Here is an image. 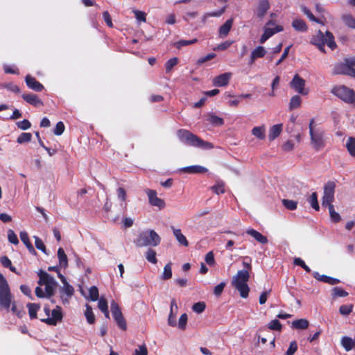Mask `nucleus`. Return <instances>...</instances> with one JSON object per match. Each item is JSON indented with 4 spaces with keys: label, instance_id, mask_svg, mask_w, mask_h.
I'll use <instances>...</instances> for the list:
<instances>
[{
    "label": "nucleus",
    "instance_id": "obj_32",
    "mask_svg": "<svg viewBox=\"0 0 355 355\" xmlns=\"http://www.w3.org/2000/svg\"><path fill=\"white\" fill-rule=\"evenodd\" d=\"M292 26L297 31L305 32L307 30L306 23L300 19L293 20Z\"/></svg>",
    "mask_w": 355,
    "mask_h": 355
},
{
    "label": "nucleus",
    "instance_id": "obj_1",
    "mask_svg": "<svg viewBox=\"0 0 355 355\" xmlns=\"http://www.w3.org/2000/svg\"><path fill=\"white\" fill-rule=\"evenodd\" d=\"M178 139L184 144L200 148L202 149H211L212 144L201 139L189 130L180 129L177 132Z\"/></svg>",
    "mask_w": 355,
    "mask_h": 355
},
{
    "label": "nucleus",
    "instance_id": "obj_4",
    "mask_svg": "<svg viewBox=\"0 0 355 355\" xmlns=\"http://www.w3.org/2000/svg\"><path fill=\"white\" fill-rule=\"evenodd\" d=\"M355 58H346L343 62L336 63L334 66V75H347L355 78Z\"/></svg>",
    "mask_w": 355,
    "mask_h": 355
},
{
    "label": "nucleus",
    "instance_id": "obj_28",
    "mask_svg": "<svg viewBox=\"0 0 355 355\" xmlns=\"http://www.w3.org/2000/svg\"><path fill=\"white\" fill-rule=\"evenodd\" d=\"M252 134L257 139L263 140L266 137V128L264 125L257 126L252 128Z\"/></svg>",
    "mask_w": 355,
    "mask_h": 355
},
{
    "label": "nucleus",
    "instance_id": "obj_45",
    "mask_svg": "<svg viewBox=\"0 0 355 355\" xmlns=\"http://www.w3.org/2000/svg\"><path fill=\"white\" fill-rule=\"evenodd\" d=\"M268 328L270 330H275L278 331H281L282 329V325L281 322L277 320H272L268 324Z\"/></svg>",
    "mask_w": 355,
    "mask_h": 355
},
{
    "label": "nucleus",
    "instance_id": "obj_27",
    "mask_svg": "<svg viewBox=\"0 0 355 355\" xmlns=\"http://www.w3.org/2000/svg\"><path fill=\"white\" fill-rule=\"evenodd\" d=\"M182 171L188 173H206L208 170L204 166L194 165L184 167Z\"/></svg>",
    "mask_w": 355,
    "mask_h": 355
},
{
    "label": "nucleus",
    "instance_id": "obj_14",
    "mask_svg": "<svg viewBox=\"0 0 355 355\" xmlns=\"http://www.w3.org/2000/svg\"><path fill=\"white\" fill-rule=\"evenodd\" d=\"M266 53L267 51L263 46H257L251 51L248 64L250 65L253 64L257 59L263 58Z\"/></svg>",
    "mask_w": 355,
    "mask_h": 355
},
{
    "label": "nucleus",
    "instance_id": "obj_61",
    "mask_svg": "<svg viewBox=\"0 0 355 355\" xmlns=\"http://www.w3.org/2000/svg\"><path fill=\"white\" fill-rule=\"evenodd\" d=\"M64 131V125L62 121L57 123L55 128L53 130V133L55 135H61Z\"/></svg>",
    "mask_w": 355,
    "mask_h": 355
},
{
    "label": "nucleus",
    "instance_id": "obj_38",
    "mask_svg": "<svg viewBox=\"0 0 355 355\" xmlns=\"http://www.w3.org/2000/svg\"><path fill=\"white\" fill-rule=\"evenodd\" d=\"M207 120L212 125L220 126L223 125L224 121L222 118L214 114H209Z\"/></svg>",
    "mask_w": 355,
    "mask_h": 355
},
{
    "label": "nucleus",
    "instance_id": "obj_3",
    "mask_svg": "<svg viewBox=\"0 0 355 355\" xmlns=\"http://www.w3.org/2000/svg\"><path fill=\"white\" fill-rule=\"evenodd\" d=\"M160 242V236L153 230H148L141 232L135 241V243L138 247H155L159 245Z\"/></svg>",
    "mask_w": 355,
    "mask_h": 355
},
{
    "label": "nucleus",
    "instance_id": "obj_30",
    "mask_svg": "<svg viewBox=\"0 0 355 355\" xmlns=\"http://www.w3.org/2000/svg\"><path fill=\"white\" fill-rule=\"evenodd\" d=\"M28 309V314L31 319H36L37 315V313L40 309V305L36 303H28L27 304Z\"/></svg>",
    "mask_w": 355,
    "mask_h": 355
},
{
    "label": "nucleus",
    "instance_id": "obj_41",
    "mask_svg": "<svg viewBox=\"0 0 355 355\" xmlns=\"http://www.w3.org/2000/svg\"><path fill=\"white\" fill-rule=\"evenodd\" d=\"M342 19L345 24L349 28H355V18L351 15H344Z\"/></svg>",
    "mask_w": 355,
    "mask_h": 355
},
{
    "label": "nucleus",
    "instance_id": "obj_50",
    "mask_svg": "<svg viewBox=\"0 0 355 355\" xmlns=\"http://www.w3.org/2000/svg\"><path fill=\"white\" fill-rule=\"evenodd\" d=\"M32 139V135L29 132L21 133L17 139V142L19 144H23L29 142Z\"/></svg>",
    "mask_w": 355,
    "mask_h": 355
},
{
    "label": "nucleus",
    "instance_id": "obj_25",
    "mask_svg": "<svg viewBox=\"0 0 355 355\" xmlns=\"http://www.w3.org/2000/svg\"><path fill=\"white\" fill-rule=\"evenodd\" d=\"M38 276L40 277L38 281V284L40 286L46 285V284H52L53 282L55 281L53 277L42 270L38 272Z\"/></svg>",
    "mask_w": 355,
    "mask_h": 355
},
{
    "label": "nucleus",
    "instance_id": "obj_20",
    "mask_svg": "<svg viewBox=\"0 0 355 355\" xmlns=\"http://www.w3.org/2000/svg\"><path fill=\"white\" fill-rule=\"evenodd\" d=\"M245 232L259 243L266 244L268 242V238L266 236L252 228L248 229Z\"/></svg>",
    "mask_w": 355,
    "mask_h": 355
},
{
    "label": "nucleus",
    "instance_id": "obj_24",
    "mask_svg": "<svg viewBox=\"0 0 355 355\" xmlns=\"http://www.w3.org/2000/svg\"><path fill=\"white\" fill-rule=\"evenodd\" d=\"M232 24L233 19H229L225 22L224 24L220 26L218 30L219 37L221 38L225 37L228 35L230 31L231 30Z\"/></svg>",
    "mask_w": 355,
    "mask_h": 355
},
{
    "label": "nucleus",
    "instance_id": "obj_52",
    "mask_svg": "<svg viewBox=\"0 0 355 355\" xmlns=\"http://www.w3.org/2000/svg\"><path fill=\"white\" fill-rule=\"evenodd\" d=\"M298 346L296 340L290 343L289 347L286 352V355H293L297 350Z\"/></svg>",
    "mask_w": 355,
    "mask_h": 355
},
{
    "label": "nucleus",
    "instance_id": "obj_62",
    "mask_svg": "<svg viewBox=\"0 0 355 355\" xmlns=\"http://www.w3.org/2000/svg\"><path fill=\"white\" fill-rule=\"evenodd\" d=\"M98 307L102 312L106 311L108 309L107 300L101 297L98 300Z\"/></svg>",
    "mask_w": 355,
    "mask_h": 355
},
{
    "label": "nucleus",
    "instance_id": "obj_51",
    "mask_svg": "<svg viewBox=\"0 0 355 355\" xmlns=\"http://www.w3.org/2000/svg\"><path fill=\"white\" fill-rule=\"evenodd\" d=\"M34 239H35V247L38 250L43 252L44 253L46 254V246H45L44 243H43L42 240L36 236H34Z\"/></svg>",
    "mask_w": 355,
    "mask_h": 355
},
{
    "label": "nucleus",
    "instance_id": "obj_44",
    "mask_svg": "<svg viewBox=\"0 0 355 355\" xmlns=\"http://www.w3.org/2000/svg\"><path fill=\"white\" fill-rule=\"evenodd\" d=\"M146 259L152 263H157V259L156 257V252L151 248H149L146 252Z\"/></svg>",
    "mask_w": 355,
    "mask_h": 355
},
{
    "label": "nucleus",
    "instance_id": "obj_37",
    "mask_svg": "<svg viewBox=\"0 0 355 355\" xmlns=\"http://www.w3.org/2000/svg\"><path fill=\"white\" fill-rule=\"evenodd\" d=\"M0 86L2 88L7 89L8 91L15 94H19L21 92L19 87L13 83H1Z\"/></svg>",
    "mask_w": 355,
    "mask_h": 355
},
{
    "label": "nucleus",
    "instance_id": "obj_46",
    "mask_svg": "<svg viewBox=\"0 0 355 355\" xmlns=\"http://www.w3.org/2000/svg\"><path fill=\"white\" fill-rule=\"evenodd\" d=\"M57 283L55 281L53 282L52 284H46L45 285V295L46 297L50 298L54 294V288Z\"/></svg>",
    "mask_w": 355,
    "mask_h": 355
},
{
    "label": "nucleus",
    "instance_id": "obj_8",
    "mask_svg": "<svg viewBox=\"0 0 355 355\" xmlns=\"http://www.w3.org/2000/svg\"><path fill=\"white\" fill-rule=\"evenodd\" d=\"M331 93L346 103H352L355 99L354 92L344 85L334 87Z\"/></svg>",
    "mask_w": 355,
    "mask_h": 355
},
{
    "label": "nucleus",
    "instance_id": "obj_6",
    "mask_svg": "<svg viewBox=\"0 0 355 355\" xmlns=\"http://www.w3.org/2000/svg\"><path fill=\"white\" fill-rule=\"evenodd\" d=\"M313 123L314 119H312L309 123L311 144L315 149L320 150L324 146L323 131L319 128H315Z\"/></svg>",
    "mask_w": 355,
    "mask_h": 355
},
{
    "label": "nucleus",
    "instance_id": "obj_58",
    "mask_svg": "<svg viewBox=\"0 0 355 355\" xmlns=\"http://www.w3.org/2000/svg\"><path fill=\"white\" fill-rule=\"evenodd\" d=\"M8 239L9 242L12 244L17 245L19 243L18 238L14 231L12 230H9L8 231Z\"/></svg>",
    "mask_w": 355,
    "mask_h": 355
},
{
    "label": "nucleus",
    "instance_id": "obj_31",
    "mask_svg": "<svg viewBox=\"0 0 355 355\" xmlns=\"http://www.w3.org/2000/svg\"><path fill=\"white\" fill-rule=\"evenodd\" d=\"M58 257L59 260V265L60 267L66 268L68 265L67 257L62 248L58 250Z\"/></svg>",
    "mask_w": 355,
    "mask_h": 355
},
{
    "label": "nucleus",
    "instance_id": "obj_55",
    "mask_svg": "<svg viewBox=\"0 0 355 355\" xmlns=\"http://www.w3.org/2000/svg\"><path fill=\"white\" fill-rule=\"evenodd\" d=\"M197 42H198V40L196 38L193 39V40H182L175 43V46L178 49H180L181 47H182L184 46L193 44L196 43Z\"/></svg>",
    "mask_w": 355,
    "mask_h": 355
},
{
    "label": "nucleus",
    "instance_id": "obj_64",
    "mask_svg": "<svg viewBox=\"0 0 355 355\" xmlns=\"http://www.w3.org/2000/svg\"><path fill=\"white\" fill-rule=\"evenodd\" d=\"M135 16L138 21L145 22L146 20V13L140 10H134Z\"/></svg>",
    "mask_w": 355,
    "mask_h": 355
},
{
    "label": "nucleus",
    "instance_id": "obj_12",
    "mask_svg": "<svg viewBox=\"0 0 355 355\" xmlns=\"http://www.w3.org/2000/svg\"><path fill=\"white\" fill-rule=\"evenodd\" d=\"M283 31V27L279 25L275 26L274 28L265 26L263 29V33L259 39L261 44H264L270 37L277 33H279Z\"/></svg>",
    "mask_w": 355,
    "mask_h": 355
},
{
    "label": "nucleus",
    "instance_id": "obj_2",
    "mask_svg": "<svg viewBox=\"0 0 355 355\" xmlns=\"http://www.w3.org/2000/svg\"><path fill=\"white\" fill-rule=\"evenodd\" d=\"M250 277V272L248 270H239L232 278V285L239 292L242 298H247L249 295L250 288L248 282Z\"/></svg>",
    "mask_w": 355,
    "mask_h": 355
},
{
    "label": "nucleus",
    "instance_id": "obj_9",
    "mask_svg": "<svg viewBox=\"0 0 355 355\" xmlns=\"http://www.w3.org/2000/svg\"><path fill=\"white\" fill-rule=\"evenodd\" d=\"M111 311L118 327L121 330L125 331L127 329L126 321L121 313L119 304L115 301H112L111 303Z\"/></svg>",
    "mask_w": 355,
    "mask_h": 355
},
{
    "label": "nucleus",
    "instance_id": "obj_34",
    "mask_svg": "<svg viewBox=\"0 0 355 355\" xmlns=\"http://www.w3.org/2000/svg\"><path fill=\"white\" fill-rule=\"evenodd\" d=\"M60 294L66 295L68 297H71L74 293L73 287L68 282L64 283L63 286L60 290Z\"/></svg>",
    "mask_w": 355,
    "mask_h": 355
},
{
    "label": "nucleus",
    "instance_id": "obj_13",
    "mask_svg": "<svg viewBox=\"0 0 355 355\" xmlns=\"http://www.w3.org/2000/svg\"><path fill=\"white\" fill-rule=\"evenodd\" d=\"M232 78V73H222L213 79V85L216 87H224L228 85Z\"/></svg>",
    "mask_w": 355,
    "mask_h": 355
},
{
    "label": "nucleus",
    "instance_id": "obj_26",
    "mask_svg": "<svg viewBox=\"0 0 355 355\" xmlns=\"http://www.w3.org/2000/svg\"><path fill=\"white\" fill-rule=\"evenodd\" d=\"M283 128V124H276L270 127L269 130V134H268V138L270 141H273L277 137L279 136L282 131Z\"/></svg>",
    "mask_w": 355,
    "mask_h": 355
},
{
    "label": "nucleus",
    "instance_id": "obj_18",
    "mask_svg": "<svg viewBox=\"0 0 355 355\" xmlns=\"http://www.w3.org/2000/svg\"><path fill=\"white\" fill-rule=\"evenodd\" d=\"M313 277L317 280L327 283L329 285H336L340 282V279H338L331 277L325 275H320V273L318 272H313Z\"/></svg>",
    "mask_w": 355,
    "mask_h": 355
},
{
    "label": "nucleus",
    "instance_id": "obj_23",
    "mask_svg": "<svg viewBox=\"0 0 355 355\" xmlns=\"http://www.w3.org/2000/svg\"><path fill=\"white\" fill-rule=\"evenodd\" d=\"M19 236H20L21 241L26 245V247L27 248V249L29 251V252L31 253V254H36V251H35L33 245H32V243H31V241L29 239L28 233L26 232H25V231H22V232H20Z\"/></svg>",
    "mask_w": 355,
    "mask_h": 355
},
{
    "label": "nucleus",
    "instance_id": "obj_11",
    "mask_svg": "<svg viewBox=\"0 0 355 355\" xmlns=\"http://www.w3.org/2000/svg\"><path fill=\"white\" fill-rule=\"evenodd\" d=\"M305 80L301 78L298 74H295L290 83V86L298 94L306 95L308 90L305 89Z\"/></svg>",
    "mask_w": 355,
    "mask_h": 355
},
{
    "label": "nucleus",
    "instance_id": "obj_47",
    "mask_svg": "<svg viewBox=\"0 0 355 355\" xmlns=\"http://www.w3.org/2000/svg\"><path fill=\"white\" fill-rule=\"evenodd\" d=\"M353 307V304L341 305L339 308L340 313L343 315H348L352 312Z\"/></svg>",
    "mask_w": 355,
    "mask_h": 355
},
{
    "label": "nucleus",
    "instance_id": "obj_63",
    "mask_svg": "<svg viewBox=\"0 0 355 355\" xmlns=\"http://www.w3.org/2000/svg\"><path fill=\"white\" fill-rule=\"evenodd\" d=\"M284 207L288 210H294L297 208V201H282Z\"/></svg>",
    "mask_w": 355,
    "mask_h": 355
},
{
    "label": "nucleus",
    "instance_id": "obj_35",
    "mask_svg": "<svg viewBox=\"0 0 355 355\" xmlns=\"http://www.w3.org/2000/svg\"><path fill=\"white\" fill-rule=\"evenodd\" d=\"M86 309L85 315L89 324H94L95 322V315L93 313L92 308L88 304H86Z\"/></svg>",
    "mask_w": 355,
    "mask_h": 355
},
{
    "label": "nucleus",
    "instance_id": "obj_21",
    "mask_svg": "<svg viewBox=\"0 0 355 355\" xmlns=\"http://www.w3.org/2000/svg\"><path fill=\"white\" fill-rule=\"evenodd\" d=\"M23 99L28 103L38 107L43 105V102L37 97V95L33 94H28L22 95Z\"/></svg>",
    "mask_w": 355,
    "mask_h": 355
},
{
    "label": "nucleus",
    "instance_id": "obj_29",
    "mask_svg": "<svg viewBox=\"0 0 355 355\" xmlns=\"http://www.w3.org/2000/svg\"><path fill=\"white\" fill-rule=\"evenodd\" d=\"M309 326V322L306 319H298L292 322V327L295 329H306Z\"/></svg>",
    "mask_w": 355,
    "mask_h": 355
},
{
    "label": "nucleus",
    "instance_id": "obj_33",
    "mask_svg": "<svg viewBox=\"0 0 355 355\" xmlns=\"http://www.w3.org/2000/svg\"><path fill=\"white\" fill-rule=\"evenodd\" d=\"M341 345L347 352L352 350L354 347V340L348 336H343L342 338Z\"/></svg>",
    "mask_w": 355,
    "mask_h": 355
},
{
    "label": "nucleus",
    "instance_id": "obj_5",
    "mask_svg": "<svg viewBox=\"0 0 355 355\" xmlns=\"http://www.w3.org/2000/svg\"><path fill=\"white\" fill-rule=\"evenodd\" d=\"M11 293L4 276L0 273V305L8 311L11 305Z\"/></svg>",
    "mask_w": 355,
    "mask_h": 355
},
{
    "label": "nucleus",
    "instance_id": "obj_57",
    "mask_svg": "<svg viewBox=\"0 0 355 355\" xmlns=\"http://www.w3.org/2000/svg\"><path fill=\"white\" fill-rule=\"evenodd\" d=\"M211 190L213 192L216 193V194L219 195L220 193H225V186L223 182H218L216 185L211 187Z\"/></svg>",
    "mask_w": 355,
    "mask_h": 355
},
{
    "label": "nucleus",
    "instance_id": "obj_16",
    "mask_svg": "<svg viewBox=\"0 0 355 355\" xmlns=\"http://www.w3.org/2000/svg\"><path fill=\"white\" fill-rule=\"evenodd\" d=\"M270 9V3L268 0H260L259 1L257 10L256 15L258 18H263Z\"/></svg>",
    "mask_w": 355,
    "mask_h": 355
},
{
    "label": "nucleus",
    "instance_id": "obj_43",
    "mask_svg": "<svg viewBox=\"0 0 355 355\" xmlns=\"http://www.w3.org/2000/svg\"><path fill=\"white\" fill-rule=\"evenodd\" d=\"M171 263H168L164 268V272L162 276V279L164 280H168L172 277V268Z\"/></svg>",
    "mask_w": 355,
    "mask_h": 355
},
{
    "label": "nucleus",
    "instance_id": "obj_42",
    "mask_svg": "<svg viewBox=\"0 0 355 355\" xmlns=\"http://www.w3.org/2000/svg\"><path fill=\"white\" fill-rule=\"evenodd\" d=\"M301 103H302V100H301L300 96H299L297 95L293 96L291 98V101H290L289 109L291 110H292L299 107L301 105Z\"/></svg>",
    "mask_w": 355,
    "mask_h": 355
},
{
    "label": "nucleus",
    "instance_id": "obj_60",
    "mask_svg": "<svg viewBox=\"0 0 355 355\" xmlns=\"http://www.w3.org/2000/svg\"><path fill=\"white\" fill-rule=\"evenodd\" d=\"M17 126L19 129L25 130H28V128H30L31 126V123H30V121L28 120L24 119L21 121L17 122Z\"/></svg>",
    "mask_w": 355,
    "mask_h": 355
},
{
    "label": "nucleus",
    "instance_id": "obj_15",
    "mask_svg": "<svg viewBox=\"0 0 355 355\" xmlns=\"http://www.w3.org/2000/svg\"><path fill=\"white\" fill-rule=\"evenodd\" d=\"M336 184L329 181L324 187V195L322 200H334Z\"/></svg>",
    "mask_w": 355,
    "mask_h": 355
},
{
    "label": "nucleus",
    "instance_id": "obj_22",
    "mask_svg": "<svg viewBox=\"0 0 355 355\" xmlns=\"http://www.w3.org/2000/svg\"><path fill=\"white\" fill-rule=\"evenodd\" d=\"M171 229L173 232V235L175 237L177 241L179 243L180 245L188 247L189 242L186 238V236L182 233L180 229H176L174 227H171Z\"/></svg>",
    "mask_w": 355,
    "mask_h": 355
},
{
    "label": "nucleus",
    "instance_id": "obj_10",
    "mask_svg": "<svg viewBox=\"0 0 355 355\" xmlns=\"http://www.w3.org/2000/svg\"><path fill=\"white\" fill-rule=\"evenodd\" d=\"M63 318L62 309L59 306H56L55 309L51 311V317L41 319V321L48 325L55 326L58 322H61Z\"/></svg>",
    "mask_w": 355,
    "mask_h": 355
},
{
    "label": "nucleus",
    "instance_id": "obj_53",
    "mask_svg": "<svg viewBox=\"0 0 355 355\" xmlns=\"http://www.w3.org/2000/svg\"><path fill=\"white\" fill-rule=\"evenodd\" d=\"M178 62V59L177 58H173L168 60L165 64L166 71L167 73L170 72L172 68L175 66Z\"/></svg>",
    "mask_w": 355,
    "mask_h": 355
},
{
    "label": "nucleus",
    "instance_id": "obj_39",
    "mask_svg": "<svg viewBox=\"0 0 355 355\" xmlns=\"http://www.w3.org/2000/svg\"><path fill=\"white\" fill-rule=\"evenodd\" d=\"M348 293L340 287H334L332 289V297L334 299L342 297H347Z\"/></svg>",
    "mask_w": 355,
    "mask_h": 355
},
{
    "label": "nucleus",
    "instance_id": "obj_56",
    "mask_svg": "<svg viewBox=\"0 0 355 355\" xmlns=\"http://www.w3.org/2000/svg\"><path fill=\"white\" fill-rule=\"evenodd\" d=\"M301 9L304 14L306 15L311 21L320 23V21L315 17L312 12L306 6H302Z\"/></svg>",
    "mask_w": 355,
    "mask_h": 355
},
{
    "label": "nucleus",
    "instance_id": "obj_59",
    "mask_svg": "<svg viewBox=\"0 0 355 355\" xmlns=\"http://www.w3.org/2000/svg\"><path fill=\"white\" fill-rule=\"evenodd\" d=\"M205 260L209 266H214L216 263L214 252L212 251L207 252L205 255Z\"/></svg>",
    "mask_w": 355,
    "mask_h": 355
},
{
    "label": "nucleus",
    "instance_id": "obj_54",
    "mask_svg": "<svg viewBox=\"0 0 355 355\" xmlns=\"http://www.w3.org/2000/svg\"><path fill=\"white\" fill-rule=\"evenodd\" d=\"M187 320H188V316H187V313H183L180 315V318L178 321V327L181 330H184L186 329Z\"/></svg>",
    "mask_w": 355,
    "mask_h": 355
},
{
    "label": "nucleus",
    "instance_id": "obj_17",
    "mask_svg": "<svg viewBox=\"0 0 355 355\" xmlns=\"http://www.w3.org/2000/svg\"><path fill=\"white\" fill-rule=\"evenodd\" d=\"M25 81L28 88L35 92H41L44 89V86L30 75L26 76Z\"/></svg>",
    "mask_w": 355,
    "mask_h": 355
},
{
    "label": "nucleus",
    "instance_id": "obj_40",
    "mask_svg": "<svg viewBox=\"0 0 355 355\" xmlns=\"http://www.w3.org/2000/svg\"><path fill=\"white\" fill-rule=\"evenodd\" d=\"M346 148L352 156L355 157V138L349 137L346 142Z\"/></svg>",
    "mask_w": 355,
    "mask_h": 355
},
{
    "label": "nucleus",
    "instance_id": "obj_48",
    "mask_svg": "<svg viewBox=\"0 0 355 355\" xmlns=\"http://www.w3.org/2000/svg\"><path fill=\"white\" fill-rule=\"evenodd\" d=\"M206 309V304L204 302H198L192 306V310L196 313H202Z\"/></svg>",
    "mask_w": 355,
    "mask_h": 355
},
{
    "label": "nucleus",
    "instance_id": "obj_19",
    "mask_svg": "<svg viewBox=\"0 0 355 355\" xmlns=\"http://www.w3.org/2000/svg\"><path fill=\"white\" fill-rule=\"evenodd\" d=\"M331 202L332 201H322V206L324 208H328L331 220L334 223H337L340 221V216L339 214L335 211L334 205L331 203Z\"/></svg>",
    "mask_w": 355,
    "mask_h": 355
},
{
    "label": "nucleus",
    "instance_id": "obj_7",
    "mask_svg": "<svg viewBox=\"0 0 355 355\" xmlns=\"http://www.w3.org/2000/svg\"><path fill=\"white\" fill-rule=\"evenodd\" d=\"M311 43L315 46L322 43H326L332 50L336 47L334 37L329 31H326L325 34H324L321 31H319L315 35L312 37Z\"/></svg>",
    "mask_w": 355,
    "mask_h": 355
},
{
    "label": "nucleus",
    "instance_id": "obj_36",
    "mask_svg": "<svg viewBox=\"0 0 355 355\" xmlns=\"http://www.w3.org/2000/svg\"><path fill=\"white\" fill-rule=\"evenodd\" d=\"M225 7H223V8H221L220 10H218V11L211 12H206L202 17V21L205 24V23H206L207 19L210 17H218L221 16L225 12Z\"/></svg>",
    "mask_w": 355,
    "mask_h": 355
},
{
    "label": "nucleus",
    "instance_id": "obj_49",
    "mask_svg": "<svg viewBox=\"0 0 355 355\" xmlns=\"http://www.w3.org/2000/svg\"><path fill=\"white\" fill-rule=\"evenodd\" d=\"M89 295L92 301L95 302L98 299V289L96 286H92L89 289Z\"/></svg>",
    "mask_w": 355,
    "mask_h": 355
}]
</instances>
